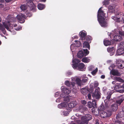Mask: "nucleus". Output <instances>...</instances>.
I'll list each match as a JSON object with an SVG mask.
<instances>
[{
    "label": "nucleus",
    "instance_id": "24",
    "mask_svg": "<svg viewBox=\"0 0 124 124\" xmlns=\"http://www.w3.org/2000/svg\"><path fill=\"white\" fill-rule=\"evenodd\" d=\"M83 47L87 48L89 49H90V46L89 43L85 41L83 43Z\"/></svg>",
    "mask_w": 124,
    "mask_h": 124
},
{
    "label": "nucleus",
    "instance_id": "30",
    "mask_svg": "<svg viewBox=\"0 0 124 124\" xmlns=\"http://www.w3.org/2000/svg\"><path fill=\"white\" fill-rule=\"evenodd\" d=\"M115 80L117 81H118L120 82L124 83V80L120 77H116L115 78Z\"/></svg>",
    "mask_w": 124,
    "mask_h": 124
},
{
    "label": "nucleus",
    "instance_id": "48",
    "mask_svg": "<svg viewBox=\"0 0 124 124\" xmlns=\"http://www.w3.org/2000/svg\"><path fill=\"white\" fill-rule=\"evenodd\" d=\"M99 85V83L97 82H95L94 84V86L95 87H97Z\"/></svg>",
    "mask_w": 124,
    "mask_h": 124
},
{
    "label": "nucleus",
    "instance_id": "58",
    "mask_svg": "<svg viewBox=\"0 0 124 124\" xmlns=\"http://www.w3.org/2000/svg\"><path fill=\"white\" fill-rule=\"evenodd\" d=\"M17 24H13V25L12 26L14 27H16V26H17Z\"/></svg>",
    "mask_w": 124,
    "mask_h": 124
},
{
    "label": "nucleus",
    "instance_id": "45",
    "mask_svg": "<svg viewBox=\"0 0 124 124\" xmlns=\"http://www.w3.org/2000/svg\"><path fill=\"white\" fill-rule=\"evenodd\" d=\"M117 66L119 68L123 69V67H122L123 64L122 63H121L119 65H117Z\"/></svg>",
    "mask_w": 124,
    "mask_h": 124
},
{
    "label": "nucleus",
    "instance_id": "61",
    "mask_svg": "<svg viewBox=\"0 0 124 124\" xmlns=\"http://www.w3.org/2000/svg\"><path fill=\"white\" fill-rule=\"evenodd\" d=\"M122 110L124 112V106L122 108Z\"/></svg>",
    "mask_w": 124,
    "mask_h": 124
},
{
    "label": "nucleus",
    "instance_id": "50",
    "mask_svg": "<svg viewBox=\"0 0 124 124\" xmlns=\"http://www.w3.org/2000/svg\"><path fill=\"white\" fill-rule=\"evenodd\" d=\"M119 33L120 35L124 36V32L120 31L119 32Z\"/></svg>",
    "mask_w": 124,
    "mask_h": 124
},
{
    "label": "nucleus",
    "instance_id": "60",
    "mask_svg": "<svg viewBox=\"0 0 124 124\" xmlns=\"http://www.w3.org/2000/svg\"><path fill=\"white\" fill-rule=\"evenodd\" d=\"M3 5L2 4H0V7L2 8L3 7Z\"/></svg>",
    "mask_w": 124,
    "mask_h": 124
},
{
    "label": "nucleus",
    "instance_id": "34",
    "mask_svg": "<svg viewBox=\"0 0 124 124\" xmlns=\"http://www.w3.org/2000/svg\"><path fill=\"white\" fill-rule=\"evenodd\" d=\"M20 8L22 10H26L27 7L26 6L24 5H21L20 7Z\"/></svg>",
    "mask_w": 124,
    "mask_h": 124
},
{
    "label": "nucleus",
    "instance_id": "17",
    "mask_svg": "<svg viewBox=\"0 0 124 124\" xmlns=\"http://www.w3.org/2000/svg\"><path fill=\"white\" fill-rule=\"evenodd\" d=\"M77 56L78 58H80L85 56L82 50L79 51L77 54Z\"/></svg>",
    "mask_w": 124,
    "mask_h": 124
},
{
    "label": "nucleus",
    "instance_id": "47",
    "mask_svg": "<svg viewBox=\"0 0 124 124\" xmlns=\"http://www.w3.org/2000/svg\"><path fill=\"white\" fill-rule=\"evenodd\" d=\"M81 103L82 104L84 105L86 104L87 103L86 102L85 100L81 101Z\"/></svg>",
    "mask_w": 124,
    "mask_h": 124
},
{
    "label": "nucleus",
    "instance_id": "8",
    "mask_svg": "<svg viewBox=\"0 0 124 124\" xmlns=\"http://www.w3.org/2000/svg\"><path fill=\"white\" fill-rule=\"evenodd\" d=\"M102 7L100 8L99 9L97 14L98 19L102 18H104L105 15V13L104 11H103L101 9Z\"/></svg>",
    "mask_w": 124,
    "mask_h": 124
},
{
    "label": "nucleus",
    "instance_id": "38",
    "mask_svg": "<svg viewBox=\"0 0 124 124\" xmlns=\"http://www.w3.org/2000/svg\"><path fill=\"white\" fill-rule=\"evenodd\" d=\"M92 39V37L89 35H88L86 37V40L87 41L91 40Z\"/></svg>",
    "mask_w": 124,
    "mask_h": 124
},
{
    "label": "nucleus",
    "instance_id": "37",
    "mask_svg": "<svg viewBox=\"0 0 124 124\" xmlns=\"http://www.w3.org/2000/svg\"><path fill=\"white\" fill-rule=\"evenodd\" d=\"M98 70V68H97L95 70L92 71L91 73L93 75L95 76L96 73L97 72Z\"/></svg>",
    "mask_w": 124,
    "mask_h": 124
},
{
    "label": "nucleus",
    "instance_id": "29",
    "mask_svg": "<svg viewBox=\"0 0 124 124\" xmlns=\"http://www.w3.org/2000/svg\"><path fill=\"white\" fill-rule=\"evenodd\" d=\"M75 43L74 44L75 46L77 47H79L81 45V43L80 41L78 40H75Z\"/></svg>",
    "mask_w": 124,
    "mask_h": 124
},
{
    "label": "nucleus",
    "instance_id": "57",
    "mask_svg": "<svg viewBox=\"0 0 124 124\" xmlns=\"http://www.w3.org/2000/svg\"><path fill=\"white\" fill-rule=\"evenodd\" d=\"M12 0H5L6 2H10Z\"/></svg>",
    "mask_w": 124,
    "mask_h": 124
},
{
    "label": "nucleus",
    "instance_id": "32",
    "mask_svg": "<svg viewBox=\"0 0 124 124\" xmlns=\"http://www.w3.org/2000/svg\"><path fill=\"white\" fill-rule=\"evenodd\" d=\"M88 78L87 77H83V79L82 80V82L85 83L87 82L88 81Z\"/></svg>",
    "mask_w": 124,
    "mask_h": 124
},
{
    "label": "nucleus",
    "instance_id": "19",
    "mask_svg": "<svg viewBox=\"0 0 124 124\" xmlns=\"http://www.w3.org/2000/svg\"><path fill=\"white\" fill-rule=\"evenodd\" d=\"M112 94V93L111 91H109L107 93L106 100H108V101L111 100L110 98Z\"/></svg>",
    "mask_w": 124,
    "mask_h": 124
},
{
    "label": "nucleus",
    "instance_id": "3",
    "mask_svg": "<svg viewBox=\"0 0 124 124\" xmlns=\"http://www.w3.org/2000/svg\"><path fill=\"white\" fill-rule=\"evenodd\" d=\"M92 116L89 114H87L85 116H82L81 118V121L80 124H87L89 121L92 119Z\"/></svg>",
    "mask_w": 124,
    "mask_h": 124
},
{
    "label": "nucleus",
    "instance_id": "7",
    "mask_svg": "<svg viewBox=\"0 0 124 124\" xmlns=\"http://www.w3.org/2000/svg\"><path fill=\"white\" fill-rule=\"evenodd\" d=\"M17 18L20 23H22L25 21V19L26 18V16L23 14H21V15H17Z\"/></svg>",
    "mask_w": 124,
    "mask_h": 124
},
{
    "label": "nucleus",
    "instance_id": "21",
    "mask_svg": "<svg viewBox=\"0 0 124 124\" xmlns=\"http://www.w3.org/2000/svg\"><path fill=\"white\" fill-rule=\"evenodd\" d=\"M124 116V112L122 110L118 114L116 115V118H122Z\"/></svg>",
    "mask_w": 124,
    "mask_h": 124
},
{
    "label": "nucleus",
    "instance_id": "36",
    "mask_svg": "<svg viewBox=\"0 0 124 124\" xmlns=\"http://www.w3.org/2000/svg\"><path fill=\"white\" fill-rule=\"evenodd\" d=\"M115 123L116 124H124L121 120H115Z\"/></svg>",
    "mask_w": 124,
    "mask_h": 124
},
{
    "label": "nucleus",
    "instance_id": "22",
    "mask_svg": "<svg viewBox=\"0 0 124 124\" xmlns=\"http://www.w3.org/2000/svg\"><path fill=\"white\" fill-rule=\"evenodd\" d=\"M62 91L64 93L66 94H68L70 92V90L66 88H63L62 89Z\"/></svg>",
    "mask_w": 124,
    "mask_h": 124
},
{
    "label": "nucleus",
    "instance_id": "14",
    "mask_svg": "<svg viewBox=\"0 0 124 124\" xmlns=\"http://www.w3.org/2000/svg\"><path fill=\"white\" fill-rule=\"evenodd\" d=\"M108 105L107 104H105V106L103 103H102L98 108V109L99 111H101L105 110L106 108H108Z\"/></svg>",
    "mask_w": 124,
    "mask_h": 124
},
{
    "label": "nucleus",
    "instance_id": "31",
    "mask_svg": "<svg viewBox=\"0 0 124 124\" xmlns=\"http://www.w3.org/2000/svg\"><path fill=\"white\" fill-rule=\"evenodd\" d=\"M90 61V60L87 57H84L82 59V62L85 63H88Z\"/></svg>",
    "mask_w": 124,
    "mask_h": 124
},
{
    "label": "nucleus",
    "instance_id": "27",
    "mask_svg": "<svg viewBox=\"0 0 124 124\" xmlns=\"http://www.w3.org/2000/svg\"><path fill=\"white\" fill-rule=\"evenodd\" d=\"M37 7L39 9L42 10L45 8V5L43 4H39L38 5Z\"/></svg>",
    "mask_w": 124,
    "mask_h": 124
},
{
    "label": "nucleus",
    "instance_id": "9",
    "mask_svg": "<svg viewBox=\"0 0 124 124\" xmlns=\"http://www.w3.org/2000/svg\"><path fill=\"white\" fill-rule=\"evenodd\" d=\"M101 25L103 27H106L107 25V23L105 21L104 18H102L98 19Z\"/></svg>",
    "mask_w": 124,
    "mask_h": 124
},
{
    "label": "nucleus",
    "instance_id": "43",
    "mask_svg": "<svg viewBox=\"0 0 124 124\" xmlns=\"http://www.w3.org/2000/svg\"><path fill=\"white\" fill-rule=\"evenodd\" d=\"M65 84L68 86H70V83L69 81H66L65 82Z\"/></svg>",
    "mask_w": 124,
    "mask_h": 124
},
{
    "label": "nucleus",
    "instance_id": "26",
    "mask_svg": "<svg viewBox=\"0 0 124 124\" xmlns=\"http://www.w3.org/2000/svg\"><path fill=\"white\" fill-rule=\"evenodd\" d=\"M76 105V104L74 103V101L71 102L68 104V106L70 108H73Z\"/></svg>",
    "mask_w": 124,
    "mask_h": 124
},
{
    "label": "nucleus",
    "instance_id": "46",
    "mask_svg": "<svg viewBox=\"0 0 124 124\" xmlns=\"http://www.w3.org/2000/svg\"><path fill=\"white\" fill-rule=\"evenodd\" d=\"M22 27H19L16 28H15V30L17 31H19L22 30Z\"/></svg>",
    "mask_w": 124,
    "mask_h": 124
},
{
    "label": "nucleus",
    "instance_id": "12",
    "mask_svg": "<svg viewBox=\"0 0 124 124\" xmlns=\"http://www.w3.org/2000/svg\"><path fill=\"white\" fill-rule=\"evenodd\" d=\"M79 35L80 36V39L83 41L86 38V36L87 35L86 32L85 31H81L79 33Z\"/></svg>",
    "mask_w": 124,
    "mask_h": 124
},
{
    "label": "nucleus",
    "instance_id": "28",
    "mask_svg": "<svg viewBox=\"0 0 124 124\" xmlns=\"http://www.w3.org/2000/svg\"><path fill=\"white\" fill-rule=\"evenodd\" d=\"M75 81L76 83V84L79 86H81V80L79 78H76L75 79Z\"/></svg>",
    "mask_w": 124,
    "mask_h": 124
},
{
    "label": "nucleus",
    "instance_id": "40",
    "mask_svg": "<svg viewBox=\"0 0 124 124\" xmlns=\"http://www.w3.org/2000/svg\"><path fill=\"white\" fill-rule=\"evenodd\" d=\"M122 61L121 59H118L116 61V63L117 65H119L122 62Z\"/></svg>",
    "mask_w": 124,
    "mask_h": 124
},
{
    "label": "nucleus",
    "instance_id": "55",
    "mask_svg": "<svg viewBox=\"0 0 124 124\" xmlns=\"http://www.w3.org/2000/svg\"><path fill=\"white\" fill-rule=\"evenodd\" d=\"M105 78V76L104 75H102L101 76V78L102 79H104Z\"/></svg>",
    "mask_w": 124,
    "mask_h": 124
},
{
    "label": "nucleus",
    "instance_id": "41",
    "mask_svg": "<svg viewBox=\"0 0 124 124\" xmlns=\"http://www.w3.org/2000/svg\"><path fill=\"white\" fill-rule=\"evenodd\" d=\"M114 50V47H112L111 48H107V51L108 52H110L113 51Z\"/></svg>",
    "mask_w": 124,
    "mask_h": 124
},
{
    "label": "nucleus",
    "instance_id": "2",
    "mask_svg": "<svg viewBox=\"0 0 124 124\" xmlns=\"http://www.w3.org/2000/svg\"><path fill=\"white\" fill-rule=\"evenodd\" d=\"M124 16L123 13L122 12L117 13L114 16H113L111 18L116 22L119 23L123 20Z\"/></svg>",
    "mask_w": 124,
    "mask_h": 124
},
{
    "label": "nucleus",
    "instance_id": "52",
    "mask_svg": "<svg viewBox=\"0 0 124 124\" xmlns=\"http://www.w3.org/2000/svg\"><path fill=\"white\" fill-rule=\"evenodd\" d=\"M87 96L88 98L89 99H91V94L90 93H88V94L87 95Z\"/></svg>",
    "mask_w": 124,
    "mask_h": 124
},
{
    "label": "nucleus",
    "instance_id": "18",
    "mask_svg": "<svg viewBox=\"0 0 124 124\" xmlns=\"http://www.w3.org/2000/svg\"><path fill=\"white\" fill-rule=\"evenodd\" d=\"M104 45L106 46L111 45V41L106 39L104 40L103 41Z\"/></svg>",
    "mask_w": 124,
    "mask_h": 124
},
{
    "label": "nucleus",
    "instance_id": "54",
    "mask_svg": "<svg viewBox=\"0 0 124 124\" xmlns=\"http://www.w3.org/2000/svg\"><path fill=\"white\" fill-rule=\"evenodd\" d=\"M93 108L92 109V111L93 112H95V108H97V107H92Z\"/></svg>",
    "mask_w": 124,
    "mask_h": 124
},
{
    "label": "nucleus",
    "instance_id": "11",
    "mask_svg": "<svg viewBox=\"0 0 124 124\" xmlns=\"http://www.w3.org/2000/svg\"><path fill=\"white\" fill-rule=\"evenodd\" d=\"M124 100V95L120 96L118 97V99L116 100V104L117 105L118 104L119 105H120Z\"/></svg>",
    "mask_w": 124,
    "mask_h": 124
},
{
    "label": "nucleus",
    "instance_id": "15",
    "mask_svg": "<svg viewBox=\"0 0 124 124\" xmlns=\"http://www.w3.org/2000/svg\"><path fill=\"white\" fill-rule=\"evenodd\" d=\"M111 74L114 76H120V74L117 70L112 69L111 71Z\"/></svg>",
    "mask_w": 124,
    "mask_h": 124
},
{
    "label": "nucleus",
    "instance_id": "6",
    "mask_svg": "<svg viewBox=\"0 0 124 124\" xmlns=\"http://www.w3.org/2000/svg\"><path fill=\"white\" fill-rule=\"evenodd\" d=\"M100 94V89L97 88L96 89L94 92L93 93L92 96L94 99H99L101 97Z\"/></svg>",
    "mask_w": 124,
    "mask_h": 124
},
{
    "label": "nucleus",
    "instance_id": "44",
    "mask_svg": "<svg viewBox=\"0 0 124 124\" xmlns=\"http://www.w3.org/2000/svg\"><path fill=\"white\" fill-rule=\"evenodd\" d=\"M31 10L32 11H36V6L35 5L33 6L32 8L31 9Z\"/></svg>",
    "mask_w": 124,
    "mask_h": 124
},
{
    "label": "nucleus",
    "instance_id": "1",
    "mask_svg": "<svg viewBox=\"0 0 124 124\" xmlns=\"http://www.w3.org/2000/svg\"><path fill=\"white\" fill-rule=\"evenodd\" d=\"M80 61L78 59H75L72 60V67L74 69L80 71H84L85 69V65L83 63H80Z\"/></svg>",
    "mask_w": 124,
    "mask_h": 124
},
{
    "label": "nucleus",
    "instance_id": "63",
    "mask_svg": "<svg viewBox=\"0 0 124 124\" xmlns=\"http://www.w3.org/2000/svg\"><path fill=\"white\" fill-rule=\"evenodd\" d=\"M122 64H123V67L124 68V62L122 61Z\"/></svg>",
    "mask_w": 124,
    "mask_h": 124
},
{
    "label": "nucleus",
    "instance_id": "20",
    "mask_svg": "<svg viewBox=\"0 0 124 124\" xmlns=\"http://www.w3.org/2000/svg\"><path fill=\"white\" fill-rule=\"evenodd\" d=\"M112 110L113 111H116L118 108L117 105L116 103H114L112 104L111 106Z\"/></svg>",
    "mask_w": 124,
    "mask_h": 124
},
{
    "label": "nucleus",
    "instance_id": "35",
    "mask_svg": "<svg viewBox=\"0 0 124 124\" xmlns=\"http://www.w3.org/2000/svg\"><path fill=\"white\" fill-rule=\"evenodd\" d=\"M3 24L5 28H6L7 30H8L9 29V25L7 24L5 22H3Z\"/></svg>",
    "mask_w": 124,
    "mask_h": 124
},
{
    "label": "nucleus",
    "instance_id": "42",
    "mask_svg": "<svg viewBox=\"0 0 124 124\" xmlns=\"http://www.w3.org/2000/svg\"><path fill=\"white\" fill-rule=\"evenodd\" d=\"M64 101L66 102H68L70 101V99L68 97H67L64 98Z\"/></svg>",
    "mask_w": 124,
    "mask_h": 124
},
{
    "label": "nucleus",
    "instance_id": "53",
    "mask_svg": "<svg viewBox=\"0 0 124 124\" xmlns=\"http://www.w3.org/2000/svg\"><path fill=\"white\" fill-rule=\"evenodd\" d=\"M75 84L74 83L71 82L70 85H71L72 87H74V86Z\"/></svg>",
    "mask_w": 124,
    "mask_h": 124
},
{
    "label": "nucleus",
    "instance_id": "59",
    "mask_svg": "<svg viewBox=\"0 0 124 124\" xmlns=\"http://www.w3.org/2000/svg\"><path fill=\"white\" fill-rule=\"evenodd\" d=\"M73 37H74V39L76 38V39H77L78 38V37L77 36H74Z\"/></svg>",
    "mask_w": 124,
    "mask_h": 124
},
{
    "label": "nucleus",
    "instance_id": "13",
    "mask_svg": "<svg viewBox=\"0 0 124 124\" xmlns=\"http://www.w3.org/2000/svg\"><path fill=\"white\" fill-rule=\"evenodd\" d=\"M80 91L82 93L83 95H86L89 92V89L88 87H85L80 89Z\"/></svg>",
    "mask_w": 124,
    "mask_h": 124
},
{
    "label": "nucleus",
    "instance_id": "39",
    "mask_svg": "<svg viewBox=\"0 0 124 124\" xmlns=\"http://www.w3.org/2000/svg\"><path fill=\"white\" fill-rule=\"evenodd\" d=\"M0 30H1L2 32L4 34H5L6 33V31L5 29L2 26H0Z\"/></svg>",
    "mask_w": 124,
    "mask_h": 124
},
{
    "label": "nucleus",
    "instance_id": "62",
    "mask_svg": "<svg viewBox=\"0 0 124 124\" xmlns=\"http://www.w3.org/2000/svg\"><path fill=\"white\" fill-rule=\"evenodd\" d=\"M30 3H31V4H33V3L32 2V0H30Z\"/></svg>",
    "mask_w": 124,
    "mask_h": 124
},
{
    "label": "nucleus",
    "instance_id": "5",
    "mask_svg": "<svg viewBox=\"0 0 124 124\" xmlns=\"http://www.w3.org/2000/svg\"><path fill=\"white\" fill-rule=\"evenodd\" d=\"M119 48L117 50V54L119 55H121L123 54L124 50V41L121 42L119 45Z\"/></svg>",
    "mask_w": 124,
    "mask_h": 124
},
{
    "label": "nucleus",
    "instance_id": "56",
    "mask_svg": "<svg viewBox=\"0 0 124 124\" xmlns=\"http://www.w3.org/2000/svg\"><path fill=\"white\" fill-rule=\"evenodd\" d=\"M119 88H123L124 89V84H123L122 85H120V86H119Z\"/></svg>",
    "mask_w": 124,
    "mask_h": 124
},
{
    "label": "nucleus",
    "instance_id": "16",
    "mask_svg": "<svg viewBox=\"0 0 124 124\" xmlns=\"http://www.w3.org/2000/svg\"><path fill=\"white\" fill-rule=\"evenodd\" d=\"M113 39L114 40L117 42L120 41L122 39L121 37L119 35H115Z\"/></svg>",
    "mask_w": 124,
    "mask_h": 124
},
{
    "label": "nucleus",
    "instance_id": "25",
    "mask_svg": "<svg viewBox=\"0 0 124 124\" xmlns=\"http://www.w3.org/2000/svg\"><path fill=\"white\" fill-rule=\"evenodd\" d=\"M114 8V7L113 6H109L108 8L109 11L112 13H113L115 12V11Z\"/></svg>",
    "mask_w": 124,
    "mask_h": 124
},
{
    "label": "nucleus",
    "instance_id": "10",
    "mask_svg": "<svg viewBox=\"0 0 124 124\" xmlns=\"http://www.w3.org/2000/svg\"><path fill=\"white\" fill-rule=\"evenodd\" d=\"M87 104L89 107L90 108L92 107H97V105L95 100H93L92 102L90 101L88 102Z\"/></svg>",
    "mask_w": 124,
    "mask_h": 124
},
{
    "label": "nucleus",
    "instance_id": "49",
    "mask_svg": "<svg viewBox=\"0 0 124 124\" xmlns=\"http://www.w3.org/2000/svg\"><path fill=\"white\" fill-rule=\"evenodd\" d=\"M118 92L120 93H123L124 92V89H120L118 90Z\"/></svg>",
    "mask_w": 124,
    "mask_h": 124
},
{
    "label": "nucleus",
    "instance_id": "51",
    "mask_svg": "<svg viewBox=\"0 0 124 124\" xmlns=\"http://www.w3.org/2000/svg\"><path fill=\"white\" fill-rule=\"evenodd\" d=\"M63 115H64V116H66L68 115V113L66 111H64L63 112Z\"/></svg>",
    "mask_w": 124,
    "mask_h": 124
},
{
    "label": "nucleus",
    "instance_id": "33",
    "mask_svg": "<svg viewBox=\"0 0 124 124\" xmlns=\"http://www.w3.org/2000/svg\"><path fill=\"white\" fill-rule=\"evenodd\" d=\"M83 52L85 56L88 55L89 53V52L87 49H84Z\"/></svg>",
    "mask_w": 124,
    "mask_h": 124
},
{
    "label": "nucleus",
    "instance_id": "23",
    "mask_svg": "<svg viewBox=\"0 0 124 124\" xmlns=\"http://www.w3.org/2000/svg\"><path fill=\"white\" fill-rule=\"evenodd\" d=\"M67 107V105L65 102L62 103L58 105V107L59 108H63L66 107Z\"/></svg>",
    "mask_w": 124,
    "mask_h": 124
},
{
    "label": "nucleus",
    "instance_id": "4",
    "mask_svg": "<svg viewBox=\"0 0 124 124\" xmlns=\"http://www.w3.org/2000/svg\"><path fill=\"white\" fill-rule=\"evenodd\" d=\"M111 111L110 110L102 111L100 114L101 116L103 118L109 117L111 116Z\"/></svg>",
    "mask_w": 124,
    "mask_h": 124
},
{
    "label": "nucleus",
    "instance_id": "64",
    "mask_svg": "<svg viewBox=\"0 0 124 124\" xmlns=\"http://www.w3.org/2000/svg\"><path fill=\"white\" fill-rule=\"evenodd\" d=\"M40 1H43V2H45L46 0H39Z\"/></svg>",
    "mask_w": 124,
    "mask_h": 124
}]
</instances>
